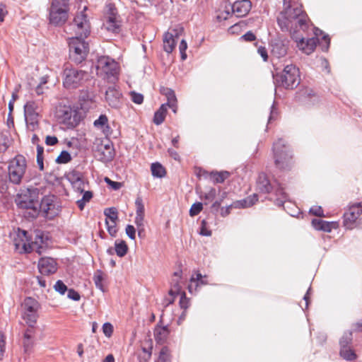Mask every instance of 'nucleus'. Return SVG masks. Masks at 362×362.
I'll list each match as a JSON object with an SVG mask.
<instances>
[{
    "label": "nucleus",
    "instance_id": "2f4dec72",
    "mask_svg": "<svg viewBox=\"0 0 362 362\" xmlns=\"http://www.w3.org/2000/svg\"><path fill=\"white\" fill-rule=\"evenodd\" d=\"M156 362H173L172 351L169 347L164 346L161 348Z\"/></svg>",
    "mask_w": 362,
    "mask_h": 362
},
{
    "label": "nucleus",
    "instance_id": "aec40b11",
    "mask_svg": "<svg viewBox=\"0 0 362 362\" xmlns=\"http://www.w3.org/2000/svg\"><path fill=\"white\" fill-rule=\"evenodd\" d=\"M39 272L43 275H49L57 272V264L51 257H42L38 262Z\"/></svg>",
    "mask_w": 362,
    "mask_h": 362
},
{
    "label": "nucleus",
    "instance_id": "473e14b6",
    "mask_svg": "<svg viewBox=\"0 0 362 362\" xmlns=\"http://www.w3.org/2000/svg\"><path fill=\"white\" fill-rule=\"evenodd\" d=\"M230 176V173L228 171H212L209 174L210 179L214 184L223 183Z\"/></svg>",
    "mask_w": 362,
    "mask_h": 362
},
{
    "label": "nucleus",
    "instance_id": "f3484780",
    "mask_svg": "<svg viewBox=\"0 0 362 362\" xmlns=\"http://www.w3.org/2000/svg\"><path fill=\"white\" fill-rule=\"evenodd\" d=\"M182 271L179 270L175 272L173 274V276L170 281V288L168 291V295L170 296V298H168V304L173 303L175 300V297L180 294L182 291H181V285L180 281L182 279Z\"/></svg>",
    "mask_w": 362,
    "mask_h": 362
},
{
    "label": "nucleus",
    "instance_id": "7ed1b4c3",
    "mask_svg": "<svg viewBox=\"0 0 362 362\" xmlns=\"http://www.w3.org/2000/svg\"><path fill=\"white\" fill-rule=\"evenodd\" d=\"M15 250L21 254L35 251L42 255L47 249V245L41 235H37L35 240L30 242L27 231L18 229L13 238Z\"/></svg>",
    "mask_w": 362,
    "mask_h": 362
},
{
    "label": "nucleus",
    "instance_id": "a878e982",
    "mask_svg": "<svg viewBox=\"0 0 362 362\" xmlns=\"http://www.w3.org/2000/svg\"><path fill=\"white\" fill-rule=\"evenodd\" d=\"M312 225L316 230L325 232H331L332 229L339 228V223L337 221L329 222L321 219H313Z\"/></svg>",
    "mask_w": 362,
    "mask_h": 362
},
{
    "label": "nucleus",
    "instance_id": "393cba45",
    "mask_svg": "<svg viewBox=\"0 0 362 362\" xmlns=\"http://www.w3.org/2000/svg\"><path fill=\"white\" fill-rule=\"evenodd\" d=\"M54 202V195L45 196L38 205V209L42 211L45 216H49V214L52 215V211H54L55 206Z\"/></svg>",
    "mask_w": 362,
    "mask_h": 362
},
{
    "label": "nucleus",
    "instance_id": "e433bc0d",
    "mask_svg": "<svg viewBox=\"0 0 362 362\" xmlns=\"http://www.w3.org/2000/svg\"><path fill=\"white\" fill-rule=\"evenodd\" d=\"M339 354L344 360L351 361L357 358L355 351L351 347L340 349Z\"/></svg>",
    "mask_w": 362,
    "mask_h": 362
},
{
    "label": "nucleus",
    "instance_id": "e2e57ef3",
    "mask_svg": "<svg viewBox=\"0 0 362 362\" xmlns=\"http://www.w3.org/2000/svg\"><path fill=\"white\" fill-rule=\"evenodd\" d=\"M127 235L132 240H135L136 238V230L134 227L132 225H127L125 229Z\"/></svg>",
    "mask_w": 362,
    "mask_h": 362
},
{
    "label": "nucleus",
    "instance_id": "f8f14e48",
    "mask_svg": "<svg viewBox=\"0 0 362 362\" xmlns=\"http://www.w3.org/2000/svg\"><path fill=\"white\" fill-rule=\"evenodd\" d=\"M39 106L35 101H28L24 105V115L26 123L35 129L39 123Z\"/></svg>",
    "mask_w": 362,
    "mask_h": 362
},
{
    "label": "nucleus",
    "instance_id": "5701e85b",
    "mask_svg": "<svg viewBox=\"0 0 362 362\" xmlns=\"http://www.w3.org/2000/svg\"><path fill=\"white\" fill-rule=\"evenodd\" d=\"M88 52V47H71L69 57L75 63L80 64L85 60Z\"/></svg>",
    "mask_w": 362,
    "mask_h": 362
},
{
    "label": "nucleus",
    "instance_id": "4468645a",
    "mask_svg": "<svg viewBox=\"0 0 362 362\" xmlns=\"http://www.w3.org/2000/svg\"><path fill=\"white\" fill-rule=\"evenodd\" d=\"M362 214V203L351 206L344 214V226L346 228L351 230L356 226V222Z\"/></svg>",
    "mask_w": 362,
    "mask_h": 362
},
{
    "label": "nucleus",
    "instance_id": "a18cd8bd",
    "mask_svg": "<svg viewBox=\"0 0 362 362\" xmlns=\"http://www.w3.org/2000/svg\"><path fill=\"white\" fill-rule=\"evenodd\" d=\"M233 17V14L229 12L228 10H219L217 12L216 19L218 22H222Z\"/></svg>",
    "mask_w": 362,
    "mask_h": 362
},
{
    "label": "nucleus",
    "instance_id": "3c124183",
    "mask_svg": "<svg viewBox=\"0 0 362 362\" xmlns=\"http://www.w3.org/2000/svg\"><path fill=\"white\" fill-rule=\"evenodd\" d=\"M54 288L57 292L59 293L61 295H64L68 290L67 286L61 280H58L55 283Z\"/></svg>",
    "mask_w": 362,
    "mask_h": 362
},
{
    "label": "nucleus",
    "instance_id": "4be33fe9",
    "mask_svg": "<svg viewBox=\"0 0 362 362\" xmlns=\"http://www.w3.org/2000/svg\"><path fill=\"white\" fill-rule=\"evenodd\" d=\"M232 11L237 17L245 16L251 10L252 3L250 0H238L232 5Z\"/></svg>",
    "mask_w": 362,
    "mask_h": 362
},
{
    "label": "nucleus",
    "instance_id": "680f3d73",
    "mask_svg": "<svg viewBox=\"0 0 362 362\" xmlns=\"http://www.w3.org/2000/svg\"><path fill=\"white\" fill-rule=\"evenodd\" d=\"M310 213L314 216H319V217H323L324 213L323 209L321 206H314L310 208Z\"/></svg>",
    "mask_w": 362,
    "mask_h": 362
},
{
    "label": "nucleus",
    "instance_id": "ea45409f",
    "mask_svg": "<svg viewBox=\"0 0 362 362\" xmlns=\"http://www.w3.org/2000/svg\"><path fill=\"white\" fill-rule=\"evenodd\" d=\"M203 278L202 274L199 272H196L194 275H193L190 279V284L188 286L189 291L192 293L193 286H194V290L199 286V282Z\"/></svg>",
    "mask_w": 362,
    "mask_h": 362
},
{
    "label": "nucleus",
    "instance_id": "b1692460",
    "mask_svg": "<svg viewBox=\"0 0 362 362\" xmlns=\"http://www.w3.org/2000/svg\"><path fill=\"white\" fill-rule=\"evenodd\" d=\"M274 183H271L265 173H260L257 180V190L259 192L268 194L273 191Z\"/></svg>",
    "mask_w": 362,
    "mask_h": 362
},
{
    "label": "nucleus",
    "instance_id": "338daca9",
    "mask_svg": "<svg viewBox=\"0 0 362 362\" xmlns=\"http://www.w3.org/2000/svg\"><path fill=\"white\" fill-rule=\"evenodd\" d=\"M241 37L243 38L245 40V41L250 42H253L256 40L255 35L251 31H248L245 35H243Z\"/></svg>",
    "mask_w": 362,
    "mask_h": 362
},
{
    "label": "nucleus",
    "instance_id": "f03ea898",
    "mask_svg": "<svg viewBox=\"0 0 362 362\" xmlns=\"http://www.w3.org/2000/svg\"><path fill=\"white\" fill-rule=\"evenodd\" d=\"M89 8L87 6H83L78 11L74 19V26L75 29V36L69 38V45L81 44L88 45L86 39L90 33V23L89 21V15L87 13Z\"/></svg>",
    "mask_w": 362,
    "mask_h": 362
},
{
    "label": "nucleus",
    "instance_id": "774afa93",
    "mask_svg": "<svg viewBox=\"0 0 362 362\" xmlns=\"http://www.w3.org/2000/svg\"><path fill=\"white\" fill-rule=\"evenodd\" d=\"M352 332H362V320L352 325Z\"/></svg>",
    "mask_w": 362,
    "mask_h": 362
},
{
    "label": "nucleus",
    "instance_id": "a19ab883",
    "mask_svg": "<svg viewBox=\"0 0 362 362\" xmlns=\"http://www.w3.org/2000/svg\"><path fill=\"white\" fill-rule=\"evenodd\" d=\"M104 214L106 216L105 219L109 221H117L118 220V212L116 208L111 207L105 209Z\"/></svg>",
    "mask_w": 362,
    "mask_h": 362
},
{
    "label": "nucleus",
    "instance_id": "9d476101",
    "mask_svg": "<svg viewBox=\"0 0 362 362\" xmlns=\"http://www.w3.org/2000/svg\"><path fill=\"white\" fill-rule=\"evenodd\" d=\"M23 307L24 309L23 317L30 327H33L37 320V312L40 308V304L35 298L27 297L23 301Z\"/></svg>",
    "mask_w": 362,
    "mask_h": 362
},
{
    "label": "nucleus",
    "instance_id": "72a5a7b5",
    "mask_svg": "<svg viewBox=\"0 0 362 362\" xmlns=\"http://www.w3.org/2000/svg\"><path fill=\"white\" fill-rule=\"evenodd\" d=\"M33 332L30 329L25 330L23 334V347L25 352L29 351L33 345Z\"/></svg>",
    "mask_w": 362,
    "mask_h": 362
},
{
    "label": "nucleus",
    "instance_id": "8fccbe9b",
    "mask_svg": "<svg viewBox=\"0 0 362 362\" xmlns=\"http://www.w3.org/2000/svg\"><path fill=\"white\" fill-rule=\"evenodd\" d=\"M203 209V205L201 202H197L192 205L189 209V216H195L198 215Z\"/></svg>",
    "mask_w": 362,
    "mask_h": 362
},
{
    "label": "nucleus",
    "instance_id": "bb28decb",
    "mask_svg": "<svg viewBox=\"0 0 362 362\" xmlns=\"http://www.w3.org/2000/svg\"><path fill=\"white\" fill-rule=\"evenodd\" d=\"M93 124L95 127L100 129L106 136L112 133L111 128L108 124V118L105 115H101L98 119L94 121Z\"/></svg>",
    "mask_w": 362,
    "mask_h": 362
},
{
    "label": "nucleus",
    "instance_id": "4d7b16f0",
    "mask_svg": "<svg viewBox=\"0 0 362 362\" xmlns=\"http://www.w3.org/2000/svg\"><path fill=\"white\" fill-rule=\"evenodd\" d=\"M130 96H131L132 100L136 104L140 105L144 101V96L141 93H138L134 91H132L130 93Z\"/></svg>",
    "mask_w": 362,
    "mask_h": 362
},
{
    "label": "nucleus",
    "instance_id": "39448f33",
    "mask_svg": "<svg viewBox=\"0 0 362 362\" xmlns=\"http://www.w3.org/2000/svg\"><path fill=\"white\" fill-rule=\"evenodd\" d=\"M54 117L59 123L65 125L68 129L76 127L80 122L78 111L71 105L62 103L56 107Z\"/></svg>",
    "mask_w": 362,
    "mask_h": 362
},
{
    "label": "nucleus",
    "instance_id": "c03bdc74",
    "mask_svg": "<svg viewBox=\"0 0 362 362\" xmlns=\"http://www.w3.org/2000/svg\"><path fill=\"white\" fill-rule=\"evenodd\" d=\"M354 332L351 331L348 334L343 336L340 339L339 344L340 349H344L345 347H350V345L352 341V333Z\"/></svg>",
    "mask_w": 362,
    "mask_h": 362
},
{
    "label": "nucleus",
    "instance_id": "423d86ee",
    "mask_svg": "<svg viewBox=\"0 0 362 362\" xmlns=\"http://www.w3.org/2000/svg\"><path fill=\"white\" fill-rule=\"evenodd\" d=\"M87 77L86 71L67 64L63 70V86L67 89L77 88L84 83Z\"/></svg>",
    "mask_w": 362,
    "mask_h": 362
},
{
    "label": "nucleus",
    "instance_id": "f257e3e1",
    "mask_svg": "<svg viewBox=\"0 0 362 362\" xmlns=\"http://www.w3.org/2000/svg\"><path fill=\"white\" fill-rule=\"evenodd\" d=\"M307 20L308 16L300 0H284V10L277 18L278 24L282 30L290 32L296 43L304 42V37L298 35V28L303 29L306 25Z\"/></svg>",
    "mask_w": 362,
    "mask_h": 362
},
{
    "label": "nucleus",
    "instance_id": "c756f323",
    "mask_svg": "<svg viewBox=\"0 0 362 362\" xmlns=\"http://www.w3.org/2000/svg\"><path fill=\"white\" fill-rule=\"evenodd\" d=\"M168 107H169L166 104L161 105L160 108L154 114L153 119L154 124L156 125H160L164 122L167 114Z\"/></svg>",
    "mask_w": 362,
    "mask_h": 362
},
{
    "label": "nucleus",
    "instance_id": "de8ad7c7",
    "mask_svg": "<svg viewBox=\"0 0 362 362\" xmlns=\"http://www.w3.org/2000/svg\"><path fill=\"white\" fill-rule=\"evenodd\" d=\"M71 160V156L70 153L66 151H63L61 152L59 156L56 159L57 163H67Z\"/></svg>",
    "mask_w": 362,
    "mask_h": 362
},
{
    "label": "nucleus",
    "instance_id": "4c0bfd02",
    "mask_svg": "<svg viewBox=\"0 0 362 362\" xmlns=\"http://www.w3.org/2000/svg\"><path fill=\"white\" fill-rule=\"evenodd\" d=\"M81 192H83L82 198L76 202V204L81 211H82L84 209V206L86 204V203L89 202L90 199L93 198L92 192H84L83 190H81Z\"/></svg>",
    "mask_w": 362,
    "mask_h": 362
},
{
    "label": "nucleus",
    "instance_id": "f704fd0d",
    "mask_svg": "<svg viewBox=\"0 0 362 362\" xmlns=\"http://www.w3.org/2000/svg\"><path fill=\"white\" fill-rule=\"evenodd\" d=\"M115 250L117 256L122 257L128 252V246L123 240H117L115 243Z\"/></svg>",
    "mask_w": 362,
    "mask_h": 362
},
{
    "label": "nucleus",
    "instance_id": "0eeeda50",
    "mask_svg": "<svg viewBox=\"0 0 362 362\" xmlns=\"http://www.w3.org/2000/svg\"><path fill=\"white\" fill-rule=\"evenodd\" d=\"M40 191L37 188L30 187L22 189L15 199L16 205L21 209H30L38 211Z\"/></svg>",
    "mask_w": 362,
    "mask_h": 362
},
{
    "label": "nucleus",
    "instance_id": "2eb2a0df",
    "mask_svg": "<svg viewBox=\"0 0 362 362\" xmlns=\"http://www.w3.org/2000/svg\"><path fill=\"white\" fill-rule=\"evenodd\" d=\"M69 9L49 7V21L54 25H62L64 24L69 18Z\"/></svg>",
    "mask_w": 362,
    "mask_h": 362
},
{
    "label": "nucleus",
    "instance_id": "20e7f679",
    "mask_svg": "<svg viewBox=\"0 0 362 362\" xmlns=\"http://www.w3.org/2000/svg\"><path fill=\"white\" fill-rule=\"evenodd\" d=\"M274 164L281 170H290L294 160L289 146L280 139L273 146Z\"/></svg>",
    "mask_w": 362,
    "mask_h": 362
},
{
    "label": "nucleus",
    "instance_id": "864d4df0",
    "mask_svg": "<svg viewBox=\"0 0 362 362\" xmlns=\"http://www.w3.org/2000/svg\"><path fill=\"white\" fill-rule=\"evenodd\" d=\"M6 347V336L4 333L0 331V360L4 357Z\"/></svg>",
    "mask_w": 362,
    "mask_h": 362
},
{
    "label": "nucleus",
    "instance_id": "dca6fc26",
    "mask_svg": "<svg viewBox=\"0 0 362 362\" xmlns=\"http://www.w3.org/2000/svg\"><path fill=\"white\" fill-rule=\"evenodd\" d=\"M107 30L113 33H119L121 28V21L117 14V8L113 6H110L107 13V20L105 22Z\"/></svg>",
    "mask_w": 362,
    "mask_h": 362
},
{
    "label": "nucleus",
    "instance_id": "c85d7f7f",
    "mask_svg": "<svg viewBox=\"0 0 362 362\" xmlns=\"http://www.w3.org/2000/svg\"><path fill=\"white\" fill-rule=\"evenodd\" d=\"M170 330L167 326H156L154 329L155 340L158 344H164L169 336Z\"/></svg>",
    "mask_w": 362,
    "mask_h": 362
},
{
    "label": "nucleus",
    "instance_id": "13d9d810",
    "mask_svg": "<svg viewBox=\"0 0 362 362\" xmlns=\"http://www.w3.org/2000/svg\"><path fill=\"white\" fill-rule=\"evenodd\" d=\"M200 234L204 236L211 235V231L207 228V222L206 221V220L202 221Z\"/></svg>",
    "mask_w": 362,
    "mask_h": 362
},
{
    "label": "nucleus",
    "instance_id": "6e6552de",
    "mask_svg": "<svg viewBox=\"0 0 362 362\" xmlns=\"http://www.w3.org/2000/svg\"><path fill=\"white\" fill-rule=\"evenodd\" d=\"M96 68L98 74L103 76L108 81H115L117 80L119 66L114 59L108 57H100L98 59Z\"/></svg>",
    "mask_w": 362,
    "mask_h": 362
},
{
    "label": "nucleus",
    "instance_id": "412c9836",
    "mask_svg": "<svg viewBox=\"0 0 362 362\" xmlns=\"http://www.w3.org/2000/svg\"><path fill=\"white\" fill-rule=\"evenodd\" d=\"M314 37L307 40L305 45H329L330 37L329 35L324 33L322 30L315 28L314 30Z\"/></svg>",
    "mask_w": 362,
    "mask_h": 362
},
{
    "label": "nucleus",
    "instance_id": "6e6d98bb",
    "mask_svg": "<svg viewBox=\"0 0 362 362\" xmlns=\"http://www.w3.org/2000/svg\"><path fill=\"white\" fill-rule=\"evenodd\" d=\"M274 187L273 189V191H274L275 194L276 196L281 197L283 199L286 198V192H284V189L283 187H281L276 182H274Z\"/></svg>",
    "mask_w": 362,
    "mask_h": 362
},
{
    "label": "nucleus",
    "instance_id": "37998d69",
    "mask_svg": "<svg viewBox=\"0 0 362 362\" xmlns=\"http://www.w3.org/2000/svg\"><path fill=\"white\" fill-rule=\"evenodd\" d=\"M286 52V47H272L271 54L276 58H281L285 56Z\"/></svg>",
    "mask_w": 362,
    "mask_h": 362
},
{
    "label": "nucleus",
    "instance_id": "bf43d9fd",
    "mask_svg": "<svg viewBox=\"0 0 362 362\" xmlns=\"http://www.w3.org/2000/svg\"><path fill=\"white\" fill-rule=\"evenodd\" d=\"M105 182L115 190L119 189L122 187V183L111 180L109 177H105Z\"/></svg>",
    "mask_w": 362,
    "mask_h": 362
},
{
    "label": "nucleus",
    "instance_id": "c9c22d12",
    "mask_svg": "<svg viewBox=\"0 0 362 362\" xmlns=\"http://www.w3.org/2000/svg\"><path fill=\"white\" fill-rule=\"evenodd\" d=\"M151 170L153 176L157 177H163L166 175V170L165 168L159 163H152L151 166Z\"/></svg>",
    "mask_w": 362,
    "mask_h": 362
},
{
    "label": "nucleus",
    "instance_id": "052dcab7",
    "mask_svg": "<svg viewBox=\"0 0 362 362\" xmlns=\"http://www.w3.org/2000/svg\"><path fill=\"white\" fill-rule=\"evenodd\" d=\"M245 25L243 21H240L237 23H235L233 25L230 26L228 29V31L232 33H238L240 31L241 28Z\"/></svg>",
    "mask_w": 362,
    "mask_h": 362
},
{
    "label": "nucleus",
    "instance_id": "0e129e2a",
    "mask_svg": "<svg viewBox=\"0 0 362 362\" xmlns=\"http://www.w3.org/2000/svg\"><path fill=\"white\" fill-rule=\"evenodd\" d=\"M67 291H68L67 296L69 298L72 299L76 301H78L80 300V298H81L80 294L77 291H76L74 289L71 288Z\"/></svg>",
    "mask_w": 362,
    "mask_h": 362
},
{
    "label": "nucleus",
    "instance_id": "5fc2aeb1",
    "mask_svg": "<svg viewBox=\"0 0 362 362\" xmlns=\"http://www.w3.org/2000/svg\"><path fill=\"white\" fill-rule=\"evenodd\" d=\"M114 331L113 326L110 322H105L103 325V332L107 337H110Z\"/></svg>",
    "mask_w": 362,
    "mask_h": 362
},
{
    "label": "nucleus",
    "instance_id": "603ef678",
    "mask_svg": "<svg viewBox=\"0 0 362 362\" xmlns=\"http://www.w3.org/2000/svg\"><path fill=\"white\" fill-rule=\"evenodd\" d=\"M180 295V305L181 308L187 310L189 306V299L186 297V293L185 292H182Z\"/></svg>",
    "mask_w": 362,
    "mask_h": 362
},
{
    "label": "nucleus",
    "instance_id": "79ce46f5",
    "mask_svg": "<svg viewBox=\"0 0 362 362\" xmlns=\"http://www.w3.org/2000/svg\"><path fill=\"white\" fill-rule=\"evenodd\" d=\"M117 221H109L105 219L107 230L112 237H115L117 233Z\"/></svg>",
    "mask_w": 362,
    "mask_h": 362
},
{
    "label": "nucleus",
    "instance_id": "1a4fd4ad",
    "mask_svg": "<svg viewBox=\"0 0 362 362\" xmlns=\"http://www.w3.org/2000/svg\"><path fill=\"white\" fill-rule=\"evenodd\" d=\"M27 168L26 159L22 155H17L9 163L8 178L14 185L21 184Z\"/></svg>",
    "mask_w": 362,
    "mask_h": 362
},
{
    "label": "nucleus",
    "instance_id": "7c9ffc66",
    "mask_svg": "<svg viewBox=\"0 0 362 362\" xmlns=\"http://www.w3.org/2000/svg\"><path fill=\"white\" fill-rule=\"evenodd\" d=\"M106 279V275L101 270H97L93 276V281L95 286L101 291L105 292L106 291L104 282Z\"/></svg>",
    "mask_w": 362,
    "mask_h": 362
},
{
    "label": "nucleus",
    "instance_id": "09e8293b",
    "mask_svg": "<svg viewBox=\"0 0 362 362\" xmlns=\"http://www.w3.org/2000/svg\"><path fill=\"white\" fill-rule=\"evenodd\" d=\"M136 214L144 215L145 208L142 198L138 197L135 200Z\"/></svg>",
    "mask_w": 362,
    "mask_h": 362
},
{
    "label": "nucleus",
    "instance_id": "9b49d317",
    "mask_svg": "<svg viewBox=\"0 0 362 362\" xmlns=\"http://www.w3.org/2000/svg\"><path fill=\"white\" fill-rule=\"evenodd\" d=\"M299 81L298 69L293 64L286 66L281 76L282 86L286 88L293 89L299 83Z\"/></svg>",
    "mask_w": 362,
    "mask_h": 362
},
{
    "label": "nucleus",
    "instance_id": "49530a36",
    "mask_svg": "<svg viewBox=\"0 0 362 362\" xmlns=\"http://www.w3.org/2000/svg\"><path fill=\"white\" fill-rule=\"evenodd\" d=\"M50 6L69 9V0H52Z\"/></svg>",
    "mask_w": 362,
    "mask_h": 362
},
{
    "label": "nucleus",
    "instance_id": "a211bd4d",
    "mask_svg": "<svg viewBox=\"0 0 362 362\" xmlns=\"http://www.w3.org/2000/svg\"><path fill=\"white\" fill-rule=\"evenodd\" d=\"M105 100L111 107L119 109L122 105V95L115 87H109L105 91Z\"/></svg>",
    "mask_w": 362,
    "mask_h": 362
},
{
    "label": "nucleus",
    "instance_id": "58836bf2",
    "mask_svg": "<svg viewBox=\"0 0 362 362\" xmlns=\"http://www.w3.org/2000/svg\"><path fill=\"white\" fill-rule=\"evenodd\" d=\"M240 201L243 205V209L250 207L258 201V196L257 194H253Z\"/></svg>",
    "mask_w": 362,
    "mask_h": 362
},
{
    "label": "nucleus",
    "instance_id": "ddd939ff",
    "mask_svg": "<svg viewBox=\"0 0 362 362\" xmlns=\"http://www.w3.org/2000/svg\"><path fill=\"white\" fill-rule=\"evenodd\" d=\"M183 34L184 29L180 25L170 28L163 35V42L168 45H187Z\"/></svg>",
    "mask_w": 362,
    "mask_h": 362
},
{
    "label": "nucleus",
    "instance_id": "6ab92c4d",
    "mask_svg": "<svg viewBox=\"0 0 362 362\" xmlns=\"http://www.w3.org/2000/svg\"><path fill=\"white\" fill-rule=\"evenodd\" d=\"M95 156L103 163L112 160L114 157L112 146L109 143H101L98 144L96 150L95 151Z\"/></svg>",
    "mask_w": 362,
    "mask_h": 362
},
{
    "label": "nucleus",
    "instance_id": "cd10ccee",
    "mask_svg": "<svg viewBox=\"0 0 362 362\" xmlns=\"http://www.w3.org/2000/svg\"><path fill=\"white\" fill-rule=\"evenodd\" d=\"M160 93L165 95L167 98V103H165L170 108L173 110V111L176 113L177 112V98L174 91L168 88H162L160 89Z\"/></svg>",
    "mask_w": 362,
    "mask_h": 362
},
{
    "label": "nucleus",
    "instance_id": "69168bd1",
    "mask_svg": "<svg viewBox=\"0 0 362 362\" xmlns=\"http://www.w3.org/2000/svg\"><path fill=\"white\" fill-rule=\"evenodd\" d=\"M134 223L136 227H144V215L136 214Z\"/></svg>",
    "mask_w": 362,
    "mask_h": 362
}]
</instances>
